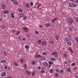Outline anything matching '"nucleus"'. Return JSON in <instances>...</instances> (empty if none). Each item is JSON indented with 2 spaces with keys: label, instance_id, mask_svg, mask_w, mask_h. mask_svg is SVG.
<instances>
[{
  "label": "nucleus",
  "instance_id": "nucleus-12",
  "mask_svg": "<svg viewBox=\"0 0 78 78\" xmlns=\"http://www.w3.org/2000/svg\"><path fill=\"white\" fill-rule=\"evenodd\" d=\"M13 4H14V5H19V3L17 2V1L16 0H14Z\"/></svg>",
  "mask_w": 78,
  "mask_h": 78
},
{
  "label": "nucleus",
  "instance_id": "nucleus-30",
  "mask_svg": "<svg viewBox=\"0 0 78 78\" xmlns=\"http://www.w3.org/2000/svg\"><path fill=\"white\" fill-rule=\"evenodd\" d=\"M48 64H53V62L51 61H50L48 62Z\"/></svg>",
  "mask_w": 78,
  "mask_h": 78
},
{
  "label": "nucleus",
  "instance_id": "nucleus-47",
  "mask_svg": "<svg viewBox=\"0 0 78 78\" xmlns=\"http://www.w3.org/2000/svg\"><path fill=\"white\" fill-rule=\"evenodd\" d=\"M32 64L33 65H34V64H35V62H34V61H33L32 62Z\"/></svg>",
  "mask_w": 78,
  "mask_h": 78
},
{
  "label": "nucleus",
  "instance_id": "nucleus-28",
  "mask_svg": "<svg viewBox=\"0 0 78 78\" xmlns=\"http://www.w3.org/2000/svg\"><path fill=\"white\" fill-rule=\"evenodd\" d=\"M25 48H27V49H28V48H30V46H29L28 45H26L25 46Z\"/></svg>",
  "mask_w": 78,
  "mask_h": 78
},
{
  "label": "nucleus",
  "instance_id": "nucleus-11",
  "mask_svg": "<svg viewBox=\"0 0 78 78\" xmlns=\"http://www.w3.org/2000/svg\"><path fill=\"white\" fill-rule=\"evenodd\" d=\"M66 70L67 72H71V69L70 68H67Z\"/></svg>",
  "mask_w": 78,
  "mask_h": 78
},
{
  "label": "nucleus",
  "instance_id": "nucleus-38",
  "mask_svg": "<svg viewBox=\"0 0 78 78\" xmlns=\"http://www.w3.org/2000/svg\"><path fill=\"white\" fill-rule=\"evenodd\" d=\"M75 40L76 41V42H77V43H78V38H77V37H76Z\"/></svg>",
  "mask_w": 78,
  "mask_h": 78
},
{
  "label": "nucleus",
  "instance_id": "nucleus-33",
  "mask_svg": "<svg viewBox=\"0 0 78 78\" xmlns=\"http://www.w3.org/2000/svg\"><path fill=\"white\" fill-rule=\"evenodd\" d=\"M1 27L2 29H3V28H5L6 27V26H1Z\"/></svg>",
  "mask_w": 78,
  "mask_h": 78
},
{
  "label": "nucleus",
  "instance_id": "nucleus-23",
  "mask_svg": "<svg viewBox=\"0 0 78 78\" xmlns=\"http://www.w3.org/2000/svg\"><path fill=\"white\" fill-rule=\"evenodd\" d=\"M22 29H23V30H28V28H27L26 27H22Z\"/></svg>",
  "mask_w": 78,
  "mask_h": 78
},
{
  "label": "nucleus",
  "instance_id": "nucleus-34",
  "mask_svg": "<svg viewBox=\"0 0 78 78\" xmlns=\"http://www.w3.org/2000/svg\"><path fill=\"white\" fill-rule=\"evenodd\" d=\"M31 36V35L30 34H27L26 35V36L27 37H30Z\"/></svg>",
  "mask_w": 78,
  "mask_h": 78
},
{
  "label": "nucleus",
  "instance_id": "nucleus-59",
  "mask_svg": "<svg viewBox=\"0 0 78 78\" xmlns=\"http://www.w3.org/2000/svg\"><path fill=\"white\" fill-rule=\"evenodd\" d=\"M75 3H78V1L76 0L75 1Z\"/></svg>",
  "mask_w": 78,
  "mask_h": 78
},
{
  "label": "nucleus",
  "instance_id": "nucleus-45",
  "mask_svg": "<svg viewBox=\"0 0 78 78\" xmlns=\"http://www.w3.org/2000/svg\"><path fill=\"white\" fill-rule=\"evenodd\" d=\"M51 44H54V41H51Z\"/></svg>",
  "mask_w": 78,
  "mask_h": 78
},
{
  "label": "nucleus",
  "instance_id": "nucleus-24",
  "mask_svg": "<svg viewBox=\"0 0 78 78\" xmlns=\"http://www.w3.org/2000/svg\"><path fill=\"white\" fill-rule=\"evenodd\" d=\"M14 65L16 66H18L19 64H18V63H17L16 62H14Z\"/></svg>",
  "mask_w": 78,
  "mask_h": 78
},
{
  "label": "nucleus",
  "instance_id": "nucleus-51",
  "mask_svg": "<svg viewBox=\"0 0 78 78\" xmlns=\"http://www.w3.org/2000/svg\"><path fill=\"white\" fill-rule=\"evenodd\" d=\"M41 56V55H37V58H40Z\"/></svg>",
  "mask_w": 78,
  "mask_h": 78
},
{
  "label": "nucleus",
  "instance_id": "nucleus-40",
  "mask_svg": "<svg viewBox=\"0 0 78 78\" xmlns=\"http://www.w3.org/2000/svg\"><path fill=\"white\" fill-rule=\"evenodd\" d=\"M22 9H20L18 10V11H19V12H22Z\"/></svg>",
  "mask_w": 78,
  "mask_h": 78
},
{
  "label": "nucleus",
  "instance_id": "nucleus-35",
  "mask_svg": "<svg viewBox=\"0 0 78 78\" xmlns=\"http://www.w3.org/2000/svg\"><path fill=\"white\" fill-rule=\"evenodd\" d=\"M3 17L4 18H6L7 17V16L6 15H3Z\"/></svg>",
  "mask_w": 78,
  "mask_h": 78
},
{
  "label": "nucleus",
  "instance_id": "nucleus-22",
  "mask_svg": "<svg viewBox=\"0 0 78 78\" xmlns=\"http://www.w3.org/2000/svg\"><path fill=\"white\" fill-rule=\"evenodd\" d=\"M6 60H3L1 61V63H3V64H4V63H5V62H6Z\"/></svg>",
  "mask_w": 78,
  "mask_h": 78
},
{
  "label": "nucleus",
  "instance_id": "nucleus-50",
  "mask_svg": "<svg viewBox=\"0 0 78 78\" xmlns=\"http://www.w3.org/2000/svg\"><path fill=\"white\" fill-rule=\"evenodd\" d=\"M44 70H42L41 71V73H44Z\"/></svg>",
  "mask_w": 78,
  "mask_h": 78
},
{
  "label": "nucleus",
  "instance_id": "nucleus-27",
  "mask_svg": "<svg viewBox=\"0 0 78 78\" xmlns=\"http://www.w3.org/2000/svg\"><path fill=\"white\" fill-rule=\"evenodd\" d=\"M11 17L12 18H14V16L12 13H11Z\"/></svg>",
  "mask_w": 78,
  "mask_h": 78
},
{
  "label": "nucleus",
  "instance_id": "nucleus-25",
  "mask_svg": "<svg viewBox=\"0 0 78 78\" xmlns=\"http://www.w3.org/2000/svg\"><path fill=\"white\" fill-rule=\"evenodd\" d=\"M63 55V56H64V57H65V58H67V54L66 53L64 54Z\"/></svg>",
  "mask_w": 78,
  "mask_h": 78
},
{
  "label": "nucleus",
  "instance_id": "nucleus-54",
  "mask_svg": "<svg viewBox=\"0 0 78 78\" xmlns=\"http://www.w3.org/2000/svg\"><path fill=\"white\" fill-rule=\"evenodd\" d=\"M65 64H67L68 62H67V61H65Z\"/></svg>",
  "mask_w": 78,
  "mask_h": 78
},
{
  "label": "nucleus",
  "instance_id": "nucleus-61",
  "mask_svg": "<svg viewBox=\"0 0 78 78\" xmlns=\"http://www.w3.org/2000/svg\"><path fill=\"white\" fill-rule=\"evenodd\" d=\"M39 27H40L41 28L42 27V25H40L39 26Z\"/></svg>",
  "mask_w": 78,
  "mask_h": 78
},
{
  "label": "nucleus",
  "instance_id": "nucleus-19",
  "mask_svg": "<svg viewBox=\"0 0 78 78\" xmlns=\"http://www.w3.org/2000/svg\"><path fill=\"white\" fill-rule=\"evenodd\" d=\"M27 18V16H24V17H23V19L24 20H26Z\"/></svg>",
  "mask_w": 78,
  "mask_h": 78
},
{
  "label": "nucleus",
  "instance_id": "nucleus-5",
  "mask_svg": "<svg viewBox=\"0 0 78 78\" xmlns=\"http://www.w3.org/2000/svg\"><path fill=\"white\" fill-rule=\"evenodd\" d=\"M6 75V73L5 72L2 73L1 74V76H5Z\"/></svg>",
  "mask_w": 78,
  "mask_h": 78
},
{
  "label": "nucleus",
  "instance_id": "nucleus-17",
  "mask_svg": "<svg viewBox=\"0 0 78 78\" xmlns=\"http://www.w3.org/2000/svg\"><path fill=\"white\" fill-rule=\"evenodd\" d=\"M2 9H5V8H6V6L4 5H2Z\"/></svg>",
  "mask_w": 78,
  "mask_h": 78
},
{
  "label": "nucleus",
  "instance_id": "nucleus-36",
  "mask_svg": "<svg viewBox=\"0 0 78 78\" xmlns=\"http://www.w3.org/2000/svg\"><path fill=\"white\" fill-rule=\"evenodd\" d=\"M75 21L76 22H78V18L77 17H76L75 18Z\"/></svg>",
  "mask_w": 78,
  "mask_h": 78
},
{
  "label": "nucleus",
  "instance_id": "nucleus-41",
  "mask_svg": "<svg viewBox=\"0 0 78 78\" xmlns=\"http://www.w3.org/2000/svg\"><path fill=\"white\" fill-rule=\"evenodd\" d=\"M69 29L70 31H72V28H71L70 27H69Z\"/></svg>",
  "mask_w": 78,
  "mask_h": 78
},
{
  "label": "nucleus",
  "instance_id": "nucleus-39",
  "mask_svg": "<svg viewBox=\"0 0 78 78\" xmlns=\"http://www.w3.org/2000/svg\"><path fill=\"white\" fill-rule=\"evenodd\" d=\"M19 33H20V31H18L16 32V35H19Z\"/></svg>",
  "mask_w": 78,
  "mask_h": 78
},
{
  "label": "nucleus",
  "instance_id": "nucleus-1",
  "mask_svg": "<svg viewBox=\"0 0 78 78\" xmlns=\"http://www.w3.org/2000/svg\"><path fill=\"white\" fill-rule=\"evenodd\" d=\"M77 5H78V4H75L74 3H70L69 4V7H70L71 8H75V7H76V6H77Z\"/></svg>",
  "mask_w": 78,
  "mask_h": 78
},
{
  "label": "nucleus",
  "instance_id": "nucleus-63",
  "mask_svg": "<svg viewBox=\"0 0 78 78\" xmlns=\"http://www.w3.org/2000/svg\"><path fill=\"white\" fill-rule=\"evenodd\" d=\"M23 40L24 41H25V38H23Z\"/></svg>",
  "mask_w": 78,
  "mask_h": 78
},
{
  "label": "nucleus",
  "instance_id": "nucleus-9",
  "mask_svg": "<svg viewBox=\"0 0 78 78\" xmlns=\"http://www.w3.org/2000/svg\"><path fill=\"white\" fill-rule=\"evenodd\" d=\"M66 43L67 44L69 45H70V46H71V45H72V43L71 42V41H69L66 42Z\"/></svg>",
  "mask_w": 78,
  "mask_h": 78
},
{
  "label": "nucleus",
  "instance_id": "nucleus-18",
  "mask_svg": "<svg viewBox=\"0 0 78 78\" xmlns=\"http://www.w3.org/2000/svg\"><path fill=\"white\" fill-rule=\"evenodd\" d=\"M20 17H23L24 16V14L23 13H21L20 15Z\"/></svg>",
  "mask_w": 78,
  "mask_h": 78
},
{
  "label": "nucleus",
  "instance_id": "nucleus-6",
  "mask_svg": "<svg viewBox=\"0 0 78 78\" xmlns=\"http://www.w3.org/2000/svg\"><path fill=\"white\" fill-rule=\"evenodd\" d=\"M59 35L56 34L55 36V38L56 40H58L59 39Z\"/></svg>",
  "mask_w": 78,
  "mask_h": 78
},
{
  "label": "nucleus",
  "instance_id": "nucleus-10",
  "mask_svg": "<svg viewBox=\"0 0 78 78\" xmlns=\"http://www.w3.org/2000/svg\"><path fill=\"white\" fill-rule=\"evenodd\" d=\"M50 25H51V24H50V23H46L45 24V26L46 27L48 28L49 27V26H50Z\"/></svg>",
  "mask_w": 78,
  "mask_h": 78
},
{
  "label": "nucleus",
  "instance_id": "nucleus-2",
  "mask_svg": "<svg viewBox=\"0 0 78 78\" xmlns=\"http://www.w3.org/2000/svg\"><path fill=\"white\" fill-rule=\"evenodd\" d=\"M68 23H70L71 24H72V23L73 22V19L72 18H70L68 19Z\"/></svg>",
  "mask_w": 78,
  "mask_h": 78
},
{
  "label": "nucleus",
  "instance_id": "nucleus-57",
  "mask_svg": "<svg viewBox=\"0 0 78 78\" xmlns=\"http://www.w3.org/2000/svg\"><path fill=\"white\" fill-rule=\"evenodd\" d=\"M35 33H36V34H37L38 33V31H37V30L35 31Z\"/></svg>",
  "mask_w": 78,
  "mask_h": 78
},
{
  "label": "nucleus",
  "instance_id": "nucleus-26",
  "mask_svg": "<svg viewBox=\"0 0 78 78\" xmlns=\"http://www.w3.org/2000/svg\"><path fill=\"white\" fill-rule=\"evenodd\" d=\"M23 67L24 68V69H27V65L25 64H24L23 65Z\"/></svg>",
  "mask_w": 78,
  "mask_h": 78
},
{
  "label": "nucleus",
  "instance_id": "nucleus-42",
  "mask_svg": "<svg viewBox=\"0 0 78 78\" xmlns=\"http://www.w3.org/2000/svg\"><path fill=\"white\" fill-rule=\"evenodd\" d=\"M35 72H33V73H32V76H34V75H35Z\"/></svg>",
  "mask_w": 78,
  "mask_h": 78
},
{
  "label": "nucleus",
  "instance_id": "nucleus-37",
  "mask_svg": "<svg viewBox=\"0 0 78 78\" xmlns=\"http://www.w3.org/2000/svg\"><path fill=\"white\" fill-rule=\"evenodd\" d=\"M53 70L52 69H51L50 70V73H53Z\"/></svg>",
  "mask_w": 78,
  "mask_h": 78
},
{
  "label": "nucleus",
  "instance_id": "nucleus-32",
  "mask_svg": "<svg viewBox=\"0 0 78 78\" xmlns=\"http://www.w3.org/2000/svg\"><path fill=\"white\" fill-rule=\"evenodd\" d=\"M43 55H46L47 54V52H43L42 53Z\"/></svg>",
  "mask_w": 78,
  "mask_h": 78
},
{
  "label": "nucleus",
  "instance_id": "nucleus-4",
  "mask_svg": "<svg viewBox=\"0 0 78 78\" xmlns=\"http://www.w3.org/2000/svg\"><path fill=\"white\" fill-rule=\"evenodd\" d=\"M42 44L43 46H46L47 45V42L44 41L42 42Z\"/></svg>",
  "mask_w": 78,
  "mask_h": 78
},
{
  "label": "nucleus",
  "instance_id": "nucleus-15",
  "mask_svg": "<svg viewBox=\"0 0 78 78\" xmlns=\"http://www.w3.org/2000/svg\"><path fill=\"white\" fill-rule=\"evenodd\" d=\"M68 50H69V51H70L71 53H73V50H72V48H69V49Z\"/></svg>",
  "mask_w": 78,
  "mask_h": 78
},
{
  "label": "nucleus",
  "instance_id": "nucleus-31",
  "mask_svg": "<svg viewBox=\"0 0 78 78\" xmlns=\"http://www.w3.org/2000/svg\"><path fill=\"white\" fill-rule=\"evenodd\" d=\"M38 43L39 44H41V40H38Z\"/></svg>",
  "mask_w": 78,
  "mask_h": 78
},
{
  "label": "nucleus",
  "instance_id": "nucleus-46",
  "mask_svg": "<svg viewBox=\"0 0 78 78\" xmlns=\"http://www.w3.org/2000/svg\"><path fill=\"white\" fill-rule=\"evenodd\" d=\"M51 22H52V23H54V22H55V20L53 19H52L51 20Z\"/></svg>",
  "mask_w": 78,
  "mask_h": 78
},
{
  "label": "nucleus",
  "instance_id": "nucleus-16",
  "mask_svg": "<svg viewBox=\"0 0 78 78\" xmlns=\"http://www.w3.org/2000/svg\"><path fill=\"white\" fill-rule=\"evenodd\" d=\"M25 6L26 8H29L30 7V5L29 4H26Z\"/></svg>",
  "mask_w": 78,
  "mask_h": 78
},
{
  "label": "nucleus",
  "instance_id": "nucleus-62",
  "mask_svg": "<svg viewBox=\"0 0 78 78\" xmlns=\"http://www.w3.org/2000/svg\"><path fill=\"white\" fill-rule=\"evenodd\" d=\"M36 5H38L39 4V2H37V3H36Z\"/></svg>",
  "mask_w": 78,
  "mask_h": 78
},
{
  "label": "nucleus",
  "instance_id": "nucleus-14",
  "mask_svg": "<svg viewBox=\"0 0 78 78\" xmlns=\"http://www.w3.org/2000/svg\"><path fill=\"white\" fill-rule=\"evenodd\" d=\"M50 59L51 61H55L56 60V58H51Z\"/></svg>",
  "mask_w": 78,
  "mask_h": 78
},
{
  "label": "nucleus",
  "instance_id": "nucleus-53",
  "mask_svg": "<svg viewBox=\"0 0 78 78\" xmlns=\"http://www.w3.org/2000/svg\"><path fill=\"white\" fill-rule=\"evenodd\" d=\"M54 19V20H55V21H56V20L58 19V18L57 17L55 18Z\"/></svg>",
  "mask_w": 78,
  "mask_h": 78
},
{
  "label": "nucleus",
  "instance_id": "nucleus-8",
  "mask_svg": "<svg viewBox=\"0 0 78 78\" xmlns=\"http://www.w3.org/2000/svg\"><path fill=\"white\" fill-rule=\"evenodd\" d=\"M40 59L41 60H44L45 59V58L44 56L42 55L40 57Z\"/></svg>",
  "mask_w": 78,
  "mask_h": 78
},
{
  "label": "nucleus",
  "instance_id": "nucleus-44",
  "mask_svg": "<svg viewBox=\"0 0 78 78\" xmlns=\"http://www.w3.org/2000/svg\"><path fill=\"white\" fill-rule=\"evenodd\" d=\"M3 54L4 55H5V56H6L7 55V54L4 51L3 52Z\"/></svg>",
  "mask_w": 78,
  "mask_h": 78
},
{
  "label": "nucleus",
  "instance_id": "nucleus-64",
  "mask_svg": "<svg viewBox=\"0 0 78 78\" xmlns=\"http://www.w3.org/2000/svg\"><path fill=\"white\" fill-rule=\"evenodd\" d=\"M12 2H14V0H10Z\"/></svg>",
  "mask_w": 78,
  "mask_h": 78
},
{
  "label": "nucleus",
  "instance_id": "nucleus-56",
  "mask_svg": "<svg viewBox=\"0 0 78 78\" xmlns=\"http://www.w3.org/2000/svg\"><path fill=\"white\" fill-rule=\"evenodd\" d=\"M58 75V73H56L55 74V76H56V77H57Z\"/></svg>",
  "mask_w": 78,
  "mask_h": 78
},
{
  "label": "nucleus",
  "instance_id": "nucleus-48",
  "mask_svg": "<svg viewBox=\"0 0 78 78\" xmlns=\"http://www.w3.org/2000/svg\"><path fill=\"white\" fill-rule=\"evenodd\" d=\"M55 71H56V72H58V73H60V71L58 70L57 69H55Z\"/></svg>",
  "mask_w": 78,
  "mask_h": 78
},
{
  "label": "nucleus",
  "instance_id": "nucleus-7",
  "mask_svg": "<svg viewBox=\"0 0 78 78\" xmlns=\"http://www.w3.org/2000/svg\"><path fill=\"white\" fill-rule=\"evenodd\" d=\"M65 39L66 42H69V41H70L69 38H68L67 37H66L65 38Z\"/></svg>",
  "mask_w": 78,
  "mask_h": 78
},
{
  "label": "nucleus",
  "instance_id": "nucleus-55",
  "mask_svg": "<svg viewBox=\"0 0 78 78\" xmlns=\"http://www.w3.org/2000/svg\"><path fill=\"white\" fill-rule=\"evenodd\" d=\"M5 69H7L8 68V66L5 65Z\"/></svg>",
  "mask_w": 78,
  "mask_h": 78
},
{
  "label": "nucleus",
  "instance_id": "nucleus-21",
  "mask_svg": "<svg viewBox=\"0 0 78 78\" xmlns=\"http://www.w3.org/2000/svg\"><path fill=\"white\" fill-rule=\"evenodd\" d=\"M9 12V11L8 10H5L4 12V14H8Z\"/></svg>",
  "mask_w": 78,
  "mask_h": 78
},
{
  "label": "nucleus",
  "instance_id": "nucleus-60",
  "mask_svg": "<svg viewBox=\"0 0 78 78\" xmlns=\"http://www.w3.org/2000/svg\"><path fill=\"white\" fill-rule=\"evenodd\" d=\"M41 66L38 67V69H41Z\"/></svg>",
  "mask_w": 78,
  "mask_h": 78
},
{
  "label": "nucleus",
  "instance_id": "nucleus-13",
  "mask_svg": "<svg viewBox=\"0 0 78 78\" xmlns=\"http://www.w3.org/2000/svg\"><path fill=\"white\" fill-rule=\"evenodd\" d=\"M57 53L56 51H54L52 52V55H56L57 54Z\"/></svg>",
  "mask_w": 78,
  "mask_h": 78
},
{
  "label": "nucleus",
  "instance_id": "nucleus-29",
  "mask_svg": "<svg viewBox=\"0 0 78 78\" xmlns=\"http://www.w3.org/2000/svg\"><path fill=\"white\" fill-rule=\"evenodd\" d=\"M76 64V63H72V64H71V66H75Z\"/></svg>",
  "mask_w": 78,
  "mask_h": 78
},
{
  "label": "nucleus",
  "instance_id": "nucleus-58",
  "mask_svg": "<svg viewBox=\"0 0 78 78\" xmlns=\"http://www.w3.org/2000/svg\"><path fill=\"white\" fill-rule=\"evenodd\" d=\"M61 73H63V72H64V70H61Z\"/></svg>",
  "mask_w": 78,
  "mask_h": 78
},
{
  "label": "nucleus",
  "instance_id": "nucleus-43",
  "mask_svg": "<svg viewBox=\"0 0 78 78\" xmlns=\"http://www.w3.org/2000/svg\"><path fill=\"white\" fill-rule=\"evenodd\" d=\"M30 4L31 6H33V2H31L30 3Z\"/></svg>",
  "mask_w": 78,
  "mask_h": 78
},
{
  "label": "nucleus",
  "instance_id": "nucleus-20",
  "mask_svg": "<svg viewBox=\"0 0 78 78\" xmlns=\"http://www.w3.org/2000/svg\"><path fill=\"white\" fill-rule=\"evenodd\" d=\"M26 73L29 75H31V73L30 72H29L28 70H27L26 72Z\"/></svg>",
  "mask_w": 78,
  "mask_h": 78
},
{
  "label": "nucleus",
  "instance_id": "nucleus-52",
  "mask_svg": "<svg viewBox=\"0 0 78 78\" xmlns=\"http://www.w3.org/2000/svg\"><path fill=\"white\" fill-rule=\"evenodd\" d=\"M55 56L56 57H59V55L56 54L55 55Z\"/></svg>",
  "mask_w": 78,
  "mask_h": 78
},
{
  "label": "nucleus",
  "instance_id": "nucleus-3",
  "mask_svg": "<svg viewBox=\"0 0 78 78\" xmlns=\"http://www.w3.org/2000/svg\"><path fill=\"white\" fill-rule=\"evenodd\" d=\"M42 64H43L45 66H48V64L46 62H42Z\"/></svg>",
  "mask_w": 78,
  "mask_h": 78
},
{
  "label": "nucleus",
  "instance_id": "nucleus-49",
  "mask_svg": "<svg viewBox=\"0 0 78 78\" xmlns=\"http://www.w3.org/2000/svg\"><path fill=\"white\" fill-rule=\"evenodd\" d=\"M51 65L49 64V66H48V68H50V67H51Z\"/></svg>",
  "mask_w": 78,
  "mask_h": 78
}]
</instances>
